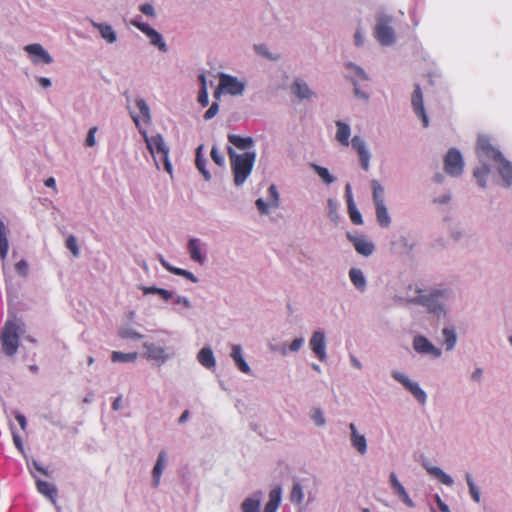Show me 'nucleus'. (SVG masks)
<instances>
[{"mask_svg":"<svg viewBox=\"0 0 512 512\" xmlns=\"http://www.w3.org/2000/svg\"><path fill=\"white\" fill-rule=\"evenodd\" d=\"M188 251L192 260L198 263L204 262V256L201 253V245L198 239L189 240Z\"/></svg>","mask_w":512,"mask_h":512,"instance_id":"a878e982","label":"nucleus"},{"mask_svg":"<svg viewBox=\"0 0 512 512\" xmlns=\"http://www.w3.org/2000/svg\"><path fill=\"white\" fill-rule=\"evenodd\" d=\"M256 206L262 214H265L268 212L269 203L267 204L263 199H261V198L257 199Z\"/></svg>","mask_w":512,"mask_h":512,"instance_id":"052dcab7","label":"nucleus"},{"mask_svg":"<svg viewBox=\"0 0 512 512\" xmlns=\"http://www.w3.org/2000/svg\"><path fill=\"white\" fill-rule=\"evenodd\" d=\"M476 153L481 162L491 160L497 163L503 158L502 153L492 145L490 138L485 135L478 137Z\"/></svg>","mask_w":512,"mask_h":512,"instance_id":"20e7f679","label":"nucleus"},{"mask_svg":"<svg viewBox=\"0 0 512 512\" xmlns=\"http://www.w3.org/2000/svg\"><path fill=\"white\" fill-rule=\"evenodd\" d=\"M219 89L224 90L230 95H241L244 91V84L238 81L236 77L221 74L219 78Z\"/></svg>","mask_w":512,"mask_h":512,"instance_id":"6e6552de","label":"nucleus"},{"mask_svg":"<svg viewBox=\"0 0 512 512\" xmlns=\"http://www.w3.org/2000/svg\"><path fill=\"white\" fill-rule=\"evenodd\" d=\"M157 294L165 301H169L173 296L170 291L163 288H160Z\"/></svg>","mask_w":512,"mask_h":512,"instance_id":"e2e57ef3","label":"nucleus"},{"mask_svg":"<svg viewBox=\"0 0 512 512\" xmlns=\"http://www.w3.org/2000/svg\"><path fill=\"white\" fill-rule=\"evenodd\" d=\"M315 171L326 184H331L334 181L333 176L327 168L315 165Z\"/></svg>","mask_w":512,"mask_h":512,"instance_id":"49530a36","label":"nucleus"},{"mask_svg":"<svg viewBox=\"0 0 512 512\" xmlns=\"http://www.w3.org/2000/svg\"><path fill=\"white\" fill-rule=\"evenodd\" d=\"M211 158L218 166L224 165V157L215 146L211 149Z\"/></svg>","mask_w":512,"mask_h":512,"instance_id":"603ef678","label":"nucleus"},{"mask_svg":"<svg viewBox=\"0 0 512 512\" xmlns=\"http://www.w3.org/2000/svg\"><path fill=\"white\" fill-rule=\"evenodd\" d=\"M444 168L446 173L451 176H459L463 171V159L460 152L456 149H450L444 159Z\"/></svg>","mask_w":512,"mask_h":512,"instance_id":"39448f33","label":"nucleus"},{"mask_svg":"<svg viewBox=\"0 0 512 512\" xmlns=\"http://www.w3.org/2000/svg\"><path fill=\"white\" fill-rule=\"evenodd\" d=\"M231 357L235 361L240 371H242L243 373L250 372V368L242 356L241 347L239 345H234L232 347Z\"/></svg>","mask_w":512,"mask_h":512,"instance_id":"5701e85b","label":"nucleus"},{"mask_svg":"<svg viewBox=\"0 0 512 512\" xmlns=\"http://www.w3.org/2000/svg\"><path fill=\"white\" fill-rule=\"evenodd\" d=\"M94 26L99 30L101 37L105 39L108 43H114L116 41V33L111 25L94 24Z\"/></svg>","mask_w":512,"mask_h":512,"instance_id":"7c9ffc66","label":"nucleus"},{"mask_svg":"<svg viewBox=\"0 0 512 512\" xmlns=\"http://www.w3.org/2000/svg\"><path fill=\"white\" fill-rule=\"evenodd\" d=\"M227 153L230 158L235 185L240 186L251 174L256 160V154L254 152L237 154L232 147L227 148Z\"/></svg>","mask_w":512,"mask_h":512,"instance_id":"f257e3e1","label":"nucleus"},{"mask_svg":"<svg viewBox=\"0 0 512 512\" xmlns=\"http://www.w3.org/2000/svg\"><path fill=\"white\" fill-rule=\"evenodd\" d=\"M138 353H122L119 351H113L111 355V360L113 362H133L137 359Z\"/></svg>","mask_w":512,"mask_h":512,"instance_id":"c9c22d12","label":"nucleus"},{"mask_svg":"<svg viewBox=\"0 0 512 512\" xmlns=\"http://www.w3.org/2000/svg\"><path fill=\"white\" fill-rule=\"evenodd\" d=\"M120 337L123 338V339H135V340H139L141 338H143V335L136 332L135 330L133 329H130V328H126V329H122L119 333Z\"/></svg>","mask_w":512,"mask_h":512,"instance_id":"09e8293b","label":"nucleus"},{"mask_svg":"<svg viewBox=\"0 0 512 512\" xmlns=\"http://www.w3.org/2000/svg\"><path fill=\"white\" fill-rule=\"evenodd\" d=\"M198 361L206 368H211L215 365L213 352L210 348H202L198 353Z\"/></svg>","mask_w":512,"mask_h":512,"instance_id":"c85d7f7f","label":"nucleus"},{"mask_svg":"<svg viewBox=\"0 0 512 512\" xmlns=\"http://www.w3.org/2000/svg\"><path fill=\"white\" fill-rule=\"evenodd\" d=\"M135 102H136L137 108L139 109V111L142 115L143 120L148 123L150 121V110H149L148 105L146 104V102L143 99H136Z\"/></svg>","mask_w":512,"mask_h":512,"instance_id":"c03bdc74","label":"nucleus"},{"mask_svg":"<svg viewBox=\"0 0 512 512\" xmlns=\"http://www.w3.org/2000/svg\"><path fill=\"white\" fill-rule=\"evenodd\" d=\"M281 501V489L274 488L269 493V501L266 503L264 512H276Z\"/></svg>","mask_w":512,"mask_h":512,"instance_id":"4be33fe9","label":"nucleus"},{"mask_svg":"<svg viewBox=\"0 0 512 512\" xmlns=\"http://www.w3.org/2000/svg\"><path fill=\"white\" fill-rule=\"evenodd\" d=\"M255 50L258 54L265 56L267 58H271L265 45H255Z\"/></svg>","mask_w":512,"mask_h":512,"instance_id":"0e129e2a","label":"nucleus"},{"mask_svg":"<svg viewBox=\"0 0 512 512\" xmlns=\"http://www.w3.org/2000/svg\"><path fill=\"white\" fill-rule=\"evenodd\" d=\"M24 49L30 55L34 64H50L53 61L49 53L40 44H29Z\"/></svg>","mask_w":512,"mask_h":512,"instance_id":"9b49d317","label":"nucleus"},{"mask_svg":"<svg viewBox=\"0 0 512 512\" xmlns=\"http://www.w3.org/2000/svg\"><path fill=\"white\" fill-rule=\"evenodd\" d=\"M311 418L318 426H323L325 424L323 413L319 408H314L311 411Z\"/></svg>","mask_w":512,"mask_h":512,"instance_id":"3c124183","label":"nucleus"},{"mask_svg":"<svg viewBox=\"0 0 512 512\" xmlns=\"http://www.w3.org/2000/svg\"><path fill=\"white\" fill-rule=\"evenodd\" d=\"M392 376L396 381L401 383L421 404L426 402V393L417 383L412 382L407 376L398 371H394Z\"/></svg>","mask_w":512,"mask_h":512,"instance_id":"423d86ee","label":"nucleus"},{"mask_svg":"<svg viewBox=\"0 0 512 512\" xmlns=\"http://www.w3.org/2000/svg\"><path fill=\"white\" fill-rule=\"evenodd\" d=\"M140 11L147 16L155 15L154 7L149 3L142 4L140 6Z\"/></svg>","mask_w":512,"mask_h":512,"instance_id":"4d7b16f0","label":"nucleus"},{"mask_svg":"<svg viewBox=\"0 0 512 512\" xmlns=\"http://www.w3.org/2000/svg\"><path fill=\"white\" fill-rule=\"evenodd\" d=\"M442 333L444 336V344L446 346V350H452L457 340L455 331L450 328H444Z\"/></svg>","mask_w":512,"mask_h":512,"instance_id":"e433bc0d","label":"nucleus"},{"mask_svg":"<svg viewBox=\"0 0 512 512\" xmlns=\"http://www.w3.org/2000/svg\"><path fill=\"white\" fill-rule=\"evenodd\" d=\"M198 102L203 106H207L209 103L207 87H201L198 94Z\"/></svg>","mask_w":512,"mask_h":512,"instance_id":"6e6d98bb","label":"nucleus"},{"mask_svg":"<svg viewBox=\"0 0 512 512\" xmlns=\"http://www.w3.org/2000/svg\"><path fill=\"white\" fill-rule=\"evenodd\" d=\"M390 485L394 491V493L399 497V499L408 507H414V503L412 499L409 497L406 492L404 486L399 482L397 476L394 472H392L389 476Z\"/></svg>","mask_w":512,"mask_h":512,"instance_id":"2eb2a0df","label":"nucleus"},{"mask_svg":"<svg viewBox=\"0 0 512 512\" xmlns=\"http://www.w3.org/2000/svg\"><path fill=\"white\" fill-rule=\"evenodd\" d=\"M36 487L39 493L49 498L52 502H55L57 489L53 484L47 481L37 480Z\"/></svg>","mask_w":512,"mask_h":512,"instance_id":"aec40b11","label":"nucleus"},{"mask_svg":"<svg viewBox=\"0 0 512 512\" xmlns=\"http://www.w3.org/2000/svg\"><path fill=\"white\" fill-rule=\"evenodd\" d=\"M203 149V145L198 146L196 149V159L195 164L201 174L204 176L205 180L209 181L211 179L210 172L206 169V159L202 156L201 152Z\"/></svg>","mask_w":512,"mask_h":512,"instance_id":"bb28decb","label":"nucleus"},{"mask_svg":"<svg viewBox=\"0 0 512 512\" xmlns=\"http://www.w3.org/2000/svg\"><path fill=\"white\" fill-rule=\"evenodd\" d=\"M496 164H498V172L501 175L505 185H512V164L504 157Z\"/></svg>","mask_w":512,"mask_h":512,"instance_id":"6ab92c4d","label":"nucleus"},{"mask_svg":"<svg viewBox=\"0 0 512 512\" xmlns=\"http://www.w3.org/2000/svg\"><path fill=\"white\" fill-rule=\"evenodd\" d=\"M303 344V339L302 338H296L292 341V343L290 344V350L293 351V352H296L298 351L301 346Z\"/></svg>","mask_w":512,"mask_h":512,"instance_id":"680f3d73","label":"nucleus"},{"mask_svg":"<svg viewBox=\"0 0 512 512\" xmlns=\"http://www.w3.org/2000/svg\"><path fill=\"white\" fill-rule=\"evenodd\" d=\"M7 229L5 224L0 220V257L4 259L8 252Z\"/></svg>","mask_w":512,"mask_h":512,"instance_id":"72a5a7b5","label":"nucleus"},{"mask_svg":"<svg viewBox=\"0 0 512 512\" xmlns=\"http://www.w3.org/2000/svg\"><path fill=\"white\" fill-rule=\"evenodd\" d=\"M412 106L414 112L417 116L422 120L423 126L428 127L429 120L425 112L424 103H423V94L419 84L415 85L414 92L412 94Z\"/></svg>","mask_w":512,"mask_h":512,"instance_id":"1a4fd4ad","label":"nucleus"},{"mask_svg":"<svg viewBox=\"0 0 512 512\" xmlns=\"http://www.w3.org/2000/svg\"><path fill=\"white\" fill-rule=\"evenodd\" d=\"M97 130H98L97 127H91L89 129L86 140H85V145L87 147L95 146V144H96L95 134H96Z\"/></svg>","mask_w":512,"mask_h":512,"instance_id":"864d4df0","label":"nucleus"},{"mask_svg":"<svg viewBox=\"0 0 512 512\" xmlns=\"http://www.w3.org/2000/svg\"><path fill=\"white\" fill-rule=\"evenodd\" d=\"M15 268L19 274L25 275L28 270V264L24 260H21L16 263Z\"/></svg>","mask_w":512,"mask_h":512,"instance_id":"bf43d9fd","label":"nucleus"},{"mask_svg":"<svg viewBox=\"0 0 512 512\" xmlns=\"http://www.w3.org/2000/svg\"><path fill=\"white\" fill-rule=\"evenodd\" d=\"M348 239L353 243L355 250L363 255L369 256L374 251V245L363 237L354 236L350 233L347 234Z\"/></svg>","mask_w":512,"mask_h":512,"instance_id":"dca6fc26","label":"nucleus"},{"mask_svg":"<svg viewBox=\"0 0 512 512\" xmlns=\"http://www.w3.org/2000/svg\"><path fill=\"white\" fill-rule=\"evenodd\" d=\"M373 201L375 205L384 203V189L377 180L372 181Z\"/></svg>","mask_w":512,"mask_h":512,"instance_id":"58836bf2","label":"nucleus"},{"mask_svg":"<svg viewBox=\"0 0 512 512\" xmlns=\"http://www.w3.org/2000/svg\"><path fill=\"white\" fill-rule=\"evenodd\" d=\"M292 91L300 99H309L312 95L308 85L299 79L294 81Z\"/></svg>","mask_w":512,"mask_h":512,"instance_id":"b1692460","label":"nucleus"},{"mask_svg":"<svg viewBox=\"0 0 512 512\" xmlns=\"http://www.w3.org/2000/svg\"><path fill=\"white\" fill-rule=\"evenodd\" d=\"M161 264L163 265V267H165L168 271H170L171 273L175 274V275H178V276H183L185 277L186 279L190 280L191 282L193 283H196L197 282V278L194 276L193 273H191L190 271L188 270H185V269H181V268H177V267H174V266H171L167 261L165 260H162L161 261Z\"/></svg>","mask_w":512,"mask_h":512,"instance_id":"c756f323","label":"nucleus"},{"mask_svg":"<svg viewBox=\"0 0 512 512\" xmlns=\"http://www.w3.org/2000/svg\"><path fill=\"white\" fill-rule=\"evenodd\" d=\"M269 206L277 208L279 205V194L275 185H271L268 189Z\"/></svg>","mask_w":512,"mask_h":512,"instance_id":"37998d69","label":"nucleus"},{"mask_svg":"<svg viewBox=\"0 0 512 512\" xmlns=\"http://www.w3.org/2000/svg\"><path fill=\"white\" fill-rule=\"evenodd\" d=\"M160 288L158 287H155V286H143L141 287V290L143 291V294L147 295V294H157L158 291H159Z\"/></svg>","mask_w":512,"mask_h":512,"instance_id":"69168bd1","label":"nucleus"},{"mask_svg":"<svg viewBox=\"0 0 512 512\" xmlns=\"http://www.w3.org/2000/svg\"><path fill=\"white\" fill-rule=\"evenodd\" d=\"M150 39V42L157 46L160 50L166 51V44L164 43L162 36L155 29H152L147 36Z\"/></svg>","mask_w":512,"mask_h":512,"instance_id":"79ce46f5","label":"nucleus"},{"mask_svg":"<svg viewBox=\"0 0 512 512\" xmlns=\"http://www.w3.org/2000/svg\"><path fill=\"white\" fill-rule=\"evenodd\" d=\"M165 462H166V452L161 451L158 456L157 462L153 468V484L155 487H157L159 485L160 477L162 475V472H163V469L165 466Z\"/></svg>","mask_w":512,"mask_h":512,"instance_id":"393cba45","label":"nucleus"},{"mask_svg":"<svg viewBox=\"0 0 512 512\" xmlns=\"http://www.w3.org/2000/svg\"><path fill=\"white\" fill-rule=\"evenodd\" d=\"M243 512H259L260 500L254 498H247L241 505Z\"/></svg>","mask_w":512,"mask_h":512,"instance_id":"a19ab883","label":"nucleus"},{"mask_svg":"<svg viewBox=\"0 0 512 512\" xmlns=\"http://www.w3.org/2000/svg\"><path fill=\"white\" fill-rule=\"evenodd\" d=\"M144 348L146 349V356L148 359L157 361L165 359V351L163 348L149 343H145Z\"/></svg>","mask_w":512,"mask_h":512,"instance_id":"cd10ccee","label":"nucleus"},{"mask_svg":"<svg viewBox=\"0 0 512 512\" xmlns=\"http://www.w3.org/2000/svg\"><path fill=\"white\" fill-rule=\"evenodd\" d=\"M15 419L18 422V424L20 425V427L24 430L27 425L25 416L22 414H18V415H16Z\"/></svg>","mask_w":512,"mask_h":512,"instance_id":"338daca9","label":"nucleus"},{"mask_svg":"<svg viewBox=\"0 0 512 512\" xmlns=\"http://www.w3.org/2000/svg\"><path fill=\"white\" fill-rule=\"evenodd\" d=\"M132 24L137 27L140 31H142L143 33H145L147 36L148 34L150 33V31L153 29L151 28L148 24H145V23H141V22H138V21H132Z\"/></svg>","mask_w":512,"mask_h":512,"instance_id":"13d9d810","label":"nucleus"},{"mask_svg":"<svg viewBox=\"0 0 512 512\" xmlns=\"http://www.w3.org/2000/svg\"><path fill=\"white\" fill-rule=\"evenodd\" d=\"M219 111L218 103L214 102L204 114L205 120H210L217 115Z\"/></svg>","mask_w":512,"mask_h":512,"instance_id":"5fc2aeb1","label":"nucleus"},{"mask_svg":"<svg viewBox=\"0 0 512 512\" xmlns=\"http://www.w3.org/2000/svg\"><path fill=\"white\" fill-rule=\"evenodd\" d=\"M375 207H376L377 221H378L379 225L382 227H388L390 225L391 221H390V217H389L387 208L385 207V204L384 203L378 204V205H375Z\"/></svg>","mask_w":512,"mask_h":512,"instance_id":"2f4dec72","label":"nucleus"},{"mask_svg":"<svg viewBox=\"0 0 512 512\" xmlns=\"http://www.w3.org/2000/svg\"><path fill=\"white\" fill-rule=\"evenodd\" d=\"M391 19L380 18L375 27V36L382 45H390L394 42V31L389 26Z\"/></svg>","mask_w":512,"mask_h":512,"instance_id":"0eeeda50","label":"nucleus"},{"mask_svg":"<svg viewBox=\"0 0 512 512\" xmlns=\"http://www.w3.org/2000/svg\"><path fill=\"white\" fill-rule=\"evenodd\" d=\"M436 499L438 507L442 512H450L448 506L440 499L439 496H437Z\"/></svg>","mask_w":512,"mask_h":512,"instance_id":"774afa93","label":"nucleus"},{"mask_svg":"<svg viewBox=\"0 0 512 512\" xmlns=\"http://www.w3.org/2000/svg\"><path fill=\"white\" fill-rule=\"evenodd\" d=\"M351 144H352L353 149L357 152V154L360 158L361 167L365 171H368L369 170L370 153L366 149L364 140L360 136H354L351 140Z\"/></svg>","mask_w":512,"mask_h":512,"instance_id":"4468645a","label":"nucleus"},{"mask_svg":"<svg viewBox=\"0 0 512 512\" xmlns=\"http://www.w3.org/2000/svg\"><path fill=\"white\" fill-rule=\"evenodd\" d=\"M337 132H336V140L343 146L347 147L350 144L349 138L351 134V130L348 124L342 121H336Z\"/></svg>","mask_w":512,"mask_h":512,"instance_id":"a211bd4d","label":"nucleus"},{"mask_svg":"<svg viewBox=\"0 0 512 512\" xmlns=\"http://www.w3.org/2000/svg\"><path fill=\"white\" fill-rule=\"evenodd\" d=\"M348 207V213L353 224L361 225L363 223L361 213L356 208L353 199H350Z\"/></svg>","mask_w":512,"mask_h":512,"instance_id":"4c0bfd02","label":"nucleus"},{"mask_svg":"<svg viewBox=\"0 0 512 512\" xmlns=\"http://www.w3.org/2000/svg\"><path fill=\"white\" fill-rule=\"evenodd\" d=\"M144 139L147 144V148L149 151L154 154L155 152L159 155L160 160L163 162L164 169L172 174V165L169 161V148L165 144L164 138L162 135L157 134L152 137H148L144 133Z\"/></svg>","mask_w":512,"mask_h":512,"instance_id":"7ed1b4c3","label":"nucleus"},{"mask_svg":"<svg viewBox=\"0 0 512 512\" xmlns=\"http://www.w3.org/2000/svg\"><path fill=\"white\" fill-rule=\"evenodd\" d=\"M349 277L354 286L360 290H363L366 285L365 277L361 270L352 268L349 271Z\"/></svg>","mask_w":512,"mask_h":512,"instance_id":"473e14b6","label":"nucleus"},{"mask_svg":"<svg viewBox=\"0 0 512 512\" xmlns=\"http://www.w3.org/2000/svg\"><path fill=\"white\" fill-rule=\"evenodd\" d=\"M349 429L351 431V444L361 454L367 452V441L364 435L359 434L354 423H350Z\"/></svg>","mask_w":512,"mask_h":512,"instance_id":"f3484780","label":"nucleus"},{"mask_svg":"<svg viewBox=\"0 0 512 512\" xmlns=\"http://www.w3.org/2000/svg\"><path fill=\"white\" fill-rule=\"evenodd\" d=\"M23 323L14 319L6 321L1 331V343L3 351L6 355L12 356L16 353L19 346V331L21 330Z\"/></svg>","mask_w":512,"mask_h":512,"instance_id":"f03ea898","label":"nucleus"},{"mask_svg":"<svg viewBox=\"0 0 512 512\" xmlns=\"http://www.w3.org/2000/svg\"><path fill=\"white\" fill-rule=\"evenodd\" d=\"M303 498H304V494H303L301 485L298 483L294 484L292 491H291L292 501H295L296 503L300 504L302 502Z\"/></svg>","mask_w":512,"mask_h":512,"instance_id":"de8ad7c7","label":"nucleus"},{"mask_svg":"<svg viewBox=\"0 0 512 512\" xmlns=\"http://www.w3.org/2000/svg\"><path fill=\"white\" fill-rule=\"evenodd\" d=\"M413 347L418 353L431 354L434 357L441 356V350L435 347L426 337L416 336L413 340Z\"/></svg>","mask_w":512,"mask_h":512,"instance_id":"f8f14e48","label":"nucleus"},{"mask_svg":"<svg viewBox=\"0 0 512 512\" xmlns=\"http://www.w3.org/2000/svg\"><path fill=\"white\" fill-rule=\"evenodd\" d=\"M66 247L72 252L73 256L77 257L79 255L77 239L73 235L66 239Z\"/></svg>","mask_w":512,"mask_h":512,"instance_id":"8fccbe9b","label":"nucleus"},{"mask_svg":"<svg viewBox=\"0 0 512 512\" xmlns=\"http://www.w3.org/2000/svg\"><path fill=\"white\" fill-rule=\"evenodd\" d=\"M442 295L443 291L436 290L429 295L420 294L415 299H413L412 302L425 305L432 313H440L442 311V307L436 302V299Z\"/></svg>","mask_w":512,"mask_h":512,"instance_id":"9d476101","label":"nucleus"},{"mask_svg":"<svg viewBox=\"0 0 512 512\" xmlns=\"http://www.w3.org/2000/svg\"><path fill=\"white\" fill-rule=\"evenodd\" d=\"M228 141L240 150H246L254 145L252 137H241L235 134H228Z\"/></svg>","mask_w":512,"mask_h":512,"instance_id":"412c9836","label":"nucleus"},{"mask_svg":"<svg viewBox=\"0 0 512 512\" xmlns=\"http://www.w3.org/2000/svg\"><path fill=\"white\" fill-rule=\"evenodd\" d=\"M310 348L315 353L317 358L320 361H324L326 359V343H325V335L322 331H316L313 333L310 339Z\"/></svg>","mask_w":512,"mask_h":512,"instance_id":"ddd939ff","label":"nucleus"},{"mask_svg":"<svg viewBox=\"0 0 512 512\" xmlns=\"http://www.w3.org/2000/svg\"><path fill=\"white\" fill-rule=\"evenodd\" d=\"M466 481H467V485L469 487L471 497L473 498V500L475 502L478 503L480 501V493H479V490L477 489V487L475 486L473 479L469 473L466 474Z\"/></svg>","mask_w":512,"mask_h":512,"instance_id":"a18cd8bd","label":"nucleus"},{"mask_svg":"<svg viewBox=\"0 0 512 512\" xmlns=\"http://www.w3.org/2000/svg\"><path fill=\"white\" fill-rule=\"evenodd\" d=\"M491 172V169L488 165L486 164H483L481 167L477 168L475 171H474V177L476 178L478 184L481 186V187H485L486 186V178L488 177V175L490 174Z\"/></svg>","mask_w":512,"mask_h":512,"instance_id":"f704fd0d","label":"nucleus"},{"mask_svg":"<svg viewBox=\"0 0 512 512\" xmlns=\"http://www.w3.org/2000/svg\"><path fill=\"white\" fill-rule=\"evenodd\" d=\"M428 471L432 475H434L443 484H445V485H452L453 484L452 478L449 475H447L444 471H442L440 468L432 467V468L428 469Z\"/></svg>","mask_w":512,"mask_h":512,"instance_id":"ea45409f","label":"nucleus"}]
</instances>
